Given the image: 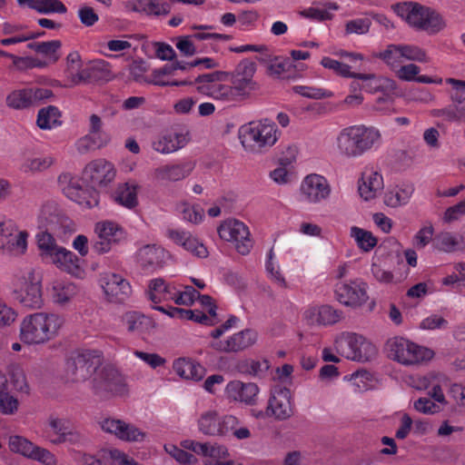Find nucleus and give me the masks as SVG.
Here are the masks:
<instances>
[{"mask_svg":"<svg viewBox=\"0 0 465 465\" xmlns=\"http://www.w3.org/2000/svg\"><path fill=\"white\" fill-rule=\"evenodd\" d=\"M64 322V318L56 313H30L20 323V340L28 345L45 344L58 335Z\"/></svg>","mask_w":465,"mask_h":465,"instance_id":"nucleus-1","label":"nucleus"},{"mask_svg":"<svg viewBox=\"0 0 465 465\" xmlns=\"http://www.w3.org/2000/svg\"><path fill=\"white\" fill-rule=\"evenodd\" d=\"M381 132L374 126L356 124L343 128L337 137L339 152L349 158H357L381 143Z\"/></svg>","mask_w":465,"mask_h":465,"instance_id":"nucleus-2","label":"nucleus"},{"mask_svg":"<svg viewBox=\"0 0 465 465\" xmlns=\"http://www.w3.org/2000/svg\"><path fill=\"white\" fill-rule=\"evenodd\" d=\"M279 130L269 119L252 121L239 129V139L245 151L258 153L273 146L279 138Z\"/></svg>","mask_w":465,"mask_h":465,"instance_id":"nucleus-3","label":"nucleus"},{"mask_svg":"<svg viewBox=\"0 0 465 465\" xmlns=\"http://www.w3.org/2000/svg\"><path fill=\"white\" fill-rule=\"evenodd\" d=\"M394 11L410 26L415 29L434 34L443 27V21L440 14L419 3H399L394 5Z\"/></svg>","mask_w":465,"mask_h":465,"instance_id":"nucleus-4","label":"nucleus"},{"mask_svg":"<svg viewBox=\"0 0 465 465\" xmlns=\"http://www.w3.org/2000/svg\"><path fill=\"white\" fill-rule=\"evenodd\" d=\"M103 361L102 353L96 350H77L66 361V377L73 382L85 381L94 374Z\"/></svg>","mask_w":465,"mask_h":465,"instance_id":"nucleus-5","label":"nucleus"},{"mask_svg":"<svg viewBox=\"0 0 465 465\" xmlns=\"http://www.w3.org/2000/svg\"><path fill=\"white\" fill-rule=\"evenodd\" d=\"M389 357L402 365H416L430 361L434 352L405 338L394 337L387 341Z\"/></svg>","mask_w":465,"mask_h":465,"instance_id":"nucleus-6","label":"nucleus"},{"mask_svg":"<svg viewBox=\"0 0 465 465\" xmlns=\"http://www.w3.org/2000/svg\"><path fill=\"white\" fill-rule=\"evenodd\" d=\"M334 348L341 356L356 361H368L376 354V348L371 342L353 332H342L337 336Z\"/></svg>","mask_w":465,"mask_h":465,"instance_id":"nucleus-7","label":"nucleus"},{"mask_svg":"<svg viewBox=\"0 0 465 465\" xmlns=\"http://www.w3.org/2000/svg\"><path fill=\"white\" fill-rule=\"evenodd\" d=\"M93 383L95 393L100 396H123L127 392L124 376L113 366H105L97 372Z\"/></svg>","mask_w":465,"mask_h":465,"instance_id":"nucleus-8","label":"nucleus"},{"mask_svg":"<svg viewBox=\"0 0 465 465\" xmlns=\"http://www.w3.org/2000/svg\"><path fill=\"white\" fill-rule=\"evenodd\" d=\"M58 183L67 198L84 208H93L99 203V194L96 188L87 189L80 185L78 179L71 173H62L58 177Z\"/></svg>","mask_w":465,"mask_h":465,"instance_id":"nucleus-9","label":"nucleus"},{"mask_svg":"<svg viewBox=\"0 0 465 465\" xmlns=\"http://www.w3.org/2000/svg\"><path fill=\"white\" fill-rule=\"evenodd\" d=\"M26 231H18L15 222L0 217V249L11 254H24L27 250Z\"/></svg>","mask_w":465,"mask_h":465,"instance_id":"nucleus-10","label":"nucleus"},{"mask_svg":"<svg viewBox=\"0 0 465 465\" xmlns=\"http://www.w3.org/2000/svg\"><path fill=\"white\" fill-rule=\"evenodd\" d=\"M218 234L221 239L232 242L237 252L242 255L248 254L252 247V240L249 237V229L239 220L229 219L224 221L218 227Z\"/></svg>","mask_w":465,"mask_h":465,"instance_id":"nucleus-11","label":"nucleus"},{"mask_svg":"<svg viewBox=\"0 0 465 465\" xmlns=\"http://www.w3.org/2000/svg\"><path fill=\"white\" fill-rule=\"evenodd\" d=\"M99 285L107 302L124 303L132 294V286L123 275L104 272L100 275Z\"/></svg>","mask_w":465,"mask_h":465,"instance_id":"nucleus-12","label":"nucleus"},{"mask_svg":"<svg viewBox=\"0 0 465 465\" xmlns=\"http://www.w3.org/2000/svg\"><path fill=\"white\" fill-rule=\"evenodd\" d=\"M94 232L97 234L92 249L98 254L108 252L114 243H118L126 238L124 229L115 222L105 220L95 224Z\"/></svg>","mask_w":465,"mask_h":465,"instance_id":"nucleus-13","label":"nucleus"},{"mask_svg":"<svg viewBox=\"0 0 465 465\" xmlns=\"http://www.w3.org/2000/svg\"><path fill=\"white\" fill-rule=\"evenodd\" d=\"M116 170L114 164L104 159H95L84 169L83 178L93 188L106 189L114 180Z\"/></svg>","mask_w":465,"mask_h":465,"instance_id":"nucleus-14","label":"nucleus"},{"mask_svg":"<svg viewBox=\"0 0 465 465\" xmlns=\"http://www.w3.org/2000/svg\"><path fill=\"white\" fill-rule=\"evenodd\" d=\"M368 284L361 279L350 282H339L335 284L334 293L337 301L351 307L361 306L369 298Z\"/></svg>","mask_w":465,"mask_h":465,"instance_id":"nucleus-15","label":"nucleus"},{"mask_svg":"<svg viewBox=\"0 0 465 465\" xmlns=\"http://www.w3.org/2000/svg\"><path fill=\"white\" fill-rule=\"evenodd\" d=\"M71 221L66 217L54 201L45 203L37 214V225L41 230L59 233L69 226Z\"/></svg>","mask_w":465,"mask_h":465,"instance_id":"nucleus-16","label":"nucleus"},{"mask_svg":"<svg viewBox=\"0 0 465 465\" xmlns=\"http://www.w3.org/2000/svg\"><path fill=\"white\" fill-rule=\"evenodd\" d=\"M52 96V90L47 88H24L10 93L6 97V104L15 110H24L35 106Z\"/></svg>","mask_w":465,"mask_h":465,"instance_id":"nucleus-17","label":"nucleus"},{"mask_svg":"<svg viewBox=\"0 0 465 465\" xmlns=\"http://www.w3.org/2000/svg\"><path fill=\"white\" fill-rule=\"evenodd\" d=\"M220 74V72H214L199 75L195 80L198 91L216 100H234L233 89L219 82Z\"/></svg>","mask_w":465,"mask_h":465,"instance_id":"nucleus-18","label":"nucleus"},{"mask_svg":"<svg viewBox=\"0 0 465 465\" xmlns=\"http://www.w3.org/2000/svg\"><path fill=\"white\" fill-rule=\"evenodd\" d=\"M331 186L328 180L321 174L310 173L301 183V193L311 203H318L329 198Z\"/></svg>","mask_w":465,"mask_h":465,"instance_id":"nucleus-19","label":"nucleus"},{"mask_svg":"<svg viewBox=\"0 0 465 465\" xmlns=\"http://www.w3.org/2000/svg\"><path fill=\"white\" fill-rule=\"evenodd\" d=\"M101 428L123 441L142 442L146 437V433L135 425L118 419H104L101 422Z\"/></svg>","mask_w":465,"mask_h":465,"instance_id":"nucleus-20","label":"nucleus"},{"mask_svg":"<svg viewBox=\"0 0 465 465\" xmlns=\"http://www.w3.org/2000/svg\"><path fill=\"white\" fill-rule=\"evenodd\" d=\"M190 140L188 131H165L153 141L152 147L157 153L169 154L186 146Z\"/></svg>","mask_w":465,"mask_h":465,"instance_id":"nucleus-21","label":"nucleus"},{"mask_svg":"<svg viewBox=\"0 0 465 465\" xmlns=\"http://www.w3.org/2000/svg\"><path fill=\"white\" fill-rule=\"evenodd\" d=\"M15 299L25 307L39 309L44 304L42 285L35 280L33 273L25 279V283L19 290L15 291Z\"/></svg>","mask_w":465,"mask_h":465,"instance_id":"nucleus-22","label":"nucleus"},{"mask_svg":"<svg viewBox=\"0 0 465 465\" xmlns=\"http://www.w3.org/2000/svg\"><path fill=\"white\" fill-rule=\"evenodd\" d=\"M292 413L291 391L287 388H276L272 391L265 415L277 420H285Z\"/></svg>","mask_w":465,"mask_h":465,"instance_id":"nucleus-23","label":"nucleus"},{"mask_svg":"<svg viewBox=\"0 0 465 465\" xmlns=\"http://www.w3.org/2000/svg\"><path fill=\"white\" fill-rule=\"evenodd\" d=\"M259 393V388L252 382L232 381L227 383L224 394L229 401L253 405Z\"/></svg>","mask_w":465,"mask_h":465,"instance_id":"nucleus-24","label":"nucleus"},{"mask_svg":"<svg viewBox=\"0 0 465 465\" xmlns=\"http://www.w3.org/2000/svg\"><path fill=\"white\" fill-rule=\"evenodd\" d=\"M257 341V332L252 329H245L230 336L225 341H214L212 347L220 351L237 352L242 351Z\"/></svg>","mask_w":465,"mask_h":465,"instance_id":"nucleus-25","label":"nucleus"},{"mask_svg":"<svg viewBox=\"0 0 465 465\" xmlns=\"http://www.w3.org/2000/svg\"><path fill=\"white\" fill-rule=\"evenodd\" d=\"M167 235L174 243L197 258L203 259L209 255L206 246L188 231L170 229Z\"/></svg>","mask_w":465,"mask_h":465,"instance_id":"nucleus-26","label":"nucleus"},{"mask_svg":"<svg viewBox=\"0 0 465 465\" xmlns=\"http://www.w3.org/2000/svg\"><path fill=\"white\" fill-rule=\"evenodd\" d=\"M108 142V137L104 132L102 131V120L96 114L90 116V130L89 134L84 137L78 140L76 145L81 153H85L89 150H94L105 145Z\"/></svg>","mask_w":465,"mask_h":465,"instance_id":"nucleus-27","label":"nucleus"},{"mask_svg":"<svg viewBox=\"0 0 465 465\" xmlns=\"http://www.w3.org/2000/svg\"><path fill=\"white\" fill-rule=\"evenodd\" d=\"M383 177L381 173L373 168H366L358 183L360 196L369 201L374 199L383 189Z\"/></svg>","mask_w":465,"mask_h":465,"instance_id":"nucleus-28","label":"nucleus"},{"mask_svg":"<svg viewBox=\"0 0 465 465\" xmlns=\"http://www.w3.org/2000/svg\"><path fill=\"white\" fill-rule=\"evenodd\" d=\"M432 247L445 253H453L465 250L463 236L449 231L438 232L432 240Z\"/></svg>","mask_w":465,"mask_h":465,"instance_id":"nucleus-29","label":"nucleus"},{"mask_svg":"<svg viewBox=\"0 0 465 465\" xmlns=\"http://www.w3.org/2000/svg\"><path fill=\"white\" fill-rule=\"evenodd\" d=\"M194 165L191 162L162 165L154 170V177L162 181L177 182L188 177Z\"/></svg>","mask_w":465,"mask_h":465,"instance_id":"nucleus-30","label":"nucleus"},{"mask_svg":"<svg viewBox=\"0 0 465 465\" xmlns=\"http://www.w3.org/2000/svg\"><path fill=\"white\" fill-rule=\"evenodd\" d=\"M35 238L41 260L45 263H53L63 246L57 244L50 231L43 230Z\"/></svg>","mask_w":465,"mask_h":465,"instance_id":"nucleus-31","label":"nucleus"},{"mask_svg":"<svg viewBox=\"0 0 465 465\" xmlns=\"http://www.w3.org/2000/svg\"><path fill=\"white\" fill-rule=\"evenodd\" d=\"M165 257V251L155 244H147L137 252L139 264L146 270L161 267Z\"/></svg>","mask_w":465,"mask_h":465,"instance_id":"nucleus-32","label":"nucleus"},{"mask_svg":"<svg viewBox=\"0 0 465 465\" xmlns=\"http://www.w3.org/2000/svg\"><path fill=\"white\" fill-rule=\"evenodd\" d=\"M122 322L129 332L137 335L145 334L154 327L151 318L134 311L125 312Z\"/></svg>","mask_w":465,"mask_h":465,"instance_id":"nucleus-33","label":"nucleus"},{"mask_svg":"<svg viewBox=\"0 0 465 465\" xmlns=\"http://www.w3.org/2000/svg\"><path fill=\"white\" fill-rule=\"evenodd\" d=\"M174 294L175 285L167 283L161 278L153 279L149 283L148 297L154 304L153 306H159L158 304L161 302L172 301Z\"/></svg>","mask_w":465,"mask_h":465,"instance_id":"nucleus-34","label":"nucleus"},{"mask_svg":"<svg viewBox=\"0 0 465 465\" xmlns=\"http://www.w3.org/2000/svg\"><path fill=\"white\" fill-rule=\"evenodd\" d=\"M138 189L135 183H120L113 193V199L119 205L132 210L138 205Z\"/></svg>","mask_w":465,"mask_h":465,"instance_id":"nucleus-35","label":"nucleus"},{"mask_svg":"<svg viewBox=\"0 0 465 465\" xmlns=\"http://www.w3.org/2000/svg\"><path fill=\"white\" fill-rule=\"evenodd\" d=\"M171 4L163 0H135L132 11L147 16L166 15L171 12Z\"/></svg>","mask_w":465,"mask_h":465,"instance_id":"nucleus-36","label":"nucleus"},{"mask_svg":"<svg viewBox=\"0 0 465 465\" xmlns=\"http://www.w3.org/2000/svg\"><path fill=\"white\" fill-rule=\"evenodd\" d=\"M306 313V317L312 323L320 325H332L342 318V312L334 309L331 305H322L308 311Z\"/></svg>","mask_w":465,"mask_h":465,"instance_id":"nucleus-37","label":"nucleus"},{"mask_svg":"<svg viewBox=\"0 0 465 465\" xmlns=\"http://www.w3.org/2000/svg\"><path fill=\"white\" fill-rule=\"evenodd\" d=\"M52 264L76 277H80L84 273L80 258L64 247L59 252Z\"/></svg>","mask_w":465,"mask_h":465,"instance_id":"nucleus-38","label":"nucleus"},{"mask_svg":"<svg viewBox=\"0 0 465 465\" xmlns=\"http://www.w3.org/2000/svg\"><path fill=\"white\" fill-rule=\"evenodd\" d=\"M78 292V287L67 280H56L53 282L51 296L54 303L64 305L69 302Z\"/></svg>","mask_w":465,"mask_h":465,"instance_id":"nucleus-39","label":"nucleus"},{"mask_svg":"<svg viewBox=\"0 0 465 465\" xmlns=\"http://www.w3.org/2000/svg\"><path fill=\"white\" fill-rule=\"evenodd\" d=\"M413 192L414 187L411 183L397 185L393 190L385 193L384 203L391 208L405 205L409 203Z\"/></svg>","mask_w":465,"mask_h":465,"instance_id":"nucleus-40","label":"nucleus"},{"mask_svg":"<svg viewBox=\"0 0 465 465\" xmlns=\"http://www.w3.org/2000/svg\"><path fill=\"white\" fill-rule=\"evenodd\" d=\"M60 116L58 108L49 105L39 110L36 124L41 129L50 130L61 124Z\"/></svg>","mask_w":465,"mask_h":465,"instance_id":"nucleus-41","label":"nucleus"},{"mask_svg":"<svg viewBox=\"0 0 465 465\" xmlns=\"http://www.w3.org/2000/svg\"><path fill=\"white\" fill-rule=\"evenodd\" d=\"M18 408V401L8 391L7 380L0 375V413L13 414Z\"/></svg>","mask_w":465,"mask_h":465,"instance_id":"nucleus-42","label":"nucleus"},{"mask_svg":"<svg viewBox=\"0 0 465 465\" xmlns=\"http://www.w3.org/2000/svg\"><path fill=\"white\" fill-rule=\"evenodd\" d=\"M350 235L357 243V246L363 252L371 251L377 244L378 240L372 232L357 226L351 228Z\"/></svg>","mask_w":465,"mask_h":465,"instance_id":"nucleus-43","label":"nucleus"},{"mask_svg":"<svg viewBox=\"0 0 465 465\" xmlns=\"http://www.w3.org/2000/svg\"><path fill=\"white\" fill-rule=\"evenodd\" d=\"M374 56L381 59L392 71L400 67L403 62L399 45L395 44L387 45L384 51L375 54Z\"/></svg>","mask_w":465,"mask_h":465,"instance_id":"nucleus-44","label":"nucleus"},{"mask_svg":"<svg viewBox=\"0 0 465 465\" xmlns=\"http://www.w3.org/2000/svg\"><path fill=\"white\" fill-rule=\"evenodd\" d=\"M50 426L56 434V438L52 441L54 443L65 442L67 440L73 441L74 435L72 432V428L69 420L58 418H52L50 420Z\"/></svg>","mask_w":465,"mask_h":465,"instance_id":"nucleus-45","label":"nucleus"},{"mask_svg":"<svg viewBox=\"0 0 465 465\" xmlns=\"http://www.w3.org/2000/svg\"><path fill=\"white\" fill-rule=\"evenodd\" d=\"M354 79L362 82L363 91L367 93H376L383 89L384 84H391L392 82L387 78L377 76L375 74L357 73Z\"/></svg>","mask_w":465,"mask_h":465,"instance_id":"nucleus-46","label":"nucleus"},{"mask_svg":"<svg viewBox=\"0 0 465 465\" xmlns=\"http://www.w3.org/2000/svg\"><path fill=\"white\" fill-rule=\"evenodd\" d=\"M62 46L60 40H51L46 42H36L28 45V47L35 50L36 53L49 57L54 63L57 62L60 58L58 51Z\"/></svg>","mask_w":465,"mask_h":465,"instance_id":"nucleus-47","label":"nucleus"},{"mask_svg":"<svg viewBox=\"0 0 465 465\" xmlns=\"http://www.w3.org/2000/svg\"><path fill=\"white\" fill-rule=\"evenodd\" d=\"M219 420L216 412H206L199 420V430L206 435L216 436L220 431Z\"/></svg>","mask_w":465,"mask_h":465,"instance_id":"nucleus-48","label":"nucleus"},{"mask_svg":"<svg viewBox=\"0 0 465 465\" xmlns=\"http://www.w3.org/2000/svg\"><path fill=\"white\" fill-rule=\"evenodd\" d=\"M267 360H247L240 364V371L255 377H262L269 370Z\"/></svg>","mask_w":465,"mask_h":465,"instance_id":"nucleus-49","label":"nucleus"},{"mask_svg":"<svg viewBox=\"0 0 465 465\" xmlns=\"http://www.w3.org/2000/svg\"><path fill=\"white\" fill-rule=\"evenodd\" d=\"M182 219L183 221L198 224L204 217V211L199 205H191L189 203H183L179 207Z\"/></svg>","mask_w":465,"mask_h":465,"instance_id":"nucleus-50","label":"nucleus"},{"mask_svg":"<svg viewBox=\"0 0 465 465\" xmlns=\"http://www.w3.org/2000/svg\"><path fill=\"white\" fill-rule=\"evenodd\" d=\"M9 448L14 452H17L25 457L31 458L35 446L25 438L15 435L10 437Z\"/></svg>","mask_w":465,"mask_h":465,"instance_id":"nucleus-51","label":"nucleus"},{"mask_svg":"<svg viewBox=\"0 0 465 465\" xmlns=\"http://www.w3.org/2000/svg\"><path fill=\"white\" fill-rule=\"evenodd\" d=\"M321 64L327 69L332 70L334 73H336L338 75L342 77H348V78H353L354 75L357 73H353L351 71V66L347 64L339 62L337 60H334L331 57L324 56L322 61Z\"/></svg>","mask_w":465,"mask_h":465,"instance_id":"nucleus-52","label":"nucleus"},{"mask_svg":"<svg viewBox=\"0 0 465 465\" xmlns=\"http://www.w3.org/2000/svg\"><path fill=\"white\" fill-rule=\"evenodd\" d=\"M403 60L414 61L419 63L428 62V57L424 50L412 45H399Z\"/></svg>","mask_w":465,"mask_h":465,"instance_id":"nucleus-53","label":"nucleus"},{"mask_svg":"<svg viewBox=\"0 0 465 465\" xmlns=\"http://www.w3.org/2000/svg\"><path fill=\"white\" fill-rule=\"evenodd\" d=\"M231 88L233 89V94L237 96H244L255 88V83L246 78L240 77L234 74L231 78Z\"/></svg>","mask_w":465,"mask_h":465,"instance_id":"nucleus-54","label":"nucleus"},{"mask_svg":"<svg viewBox=\"0 0 465 465\" xmlns=\"http://www.w3.org/2000/svg\"><path fill=\"white\" fill-rule=\"evenodd\" d=\"M196 296H199V292L193 287L184 286L183 290H181L175 285V294L172 301L178 305L190 306L195 301Z\"/></svg>","mask_w":465,"mask_h":465,"instance_id":"nucleus-55","label":"nucleus"},{"mask_svg":"<svg viewBox=\"0 0 465 465\" xmlns=\"http://www.w3.org/2000/svg\"><path fill=\"white\" fill-rule=\"evenodd\" d=\"M54 163V159L51 155L35 157L26 160L23 165V169L27 172H42L48 169Z\"/></svg>","mask_w":465,"mask_h":465,"instance_id":"nucleus-56","label":"nucleus"},{"mask_svg":"<svg viewBox=\"0 0 465 465\" xmlns=\"http://www.w3.org/2000/svg\"><path fill=\"white\" fill-rule=\"evenodd\" d=\"M36 12L39 14H65L66 6L60 0H38Z\"/></svg>","mask_w":465,"mask_h":465,"instance_id":"nucleus-57","label":"nucleus"},{"mask_svg":"<svg viewBox=\"0 0 465 465\" xmlns=\"http://www.w3.org/2000/svg\"><path fill=\"white\" fill-rule=\"evenodd\" d=\"M203 456L205 458L204 464L208 465L209 461L225 460L229 456V452L225 446L206 443V451L203 452Z\"/></svg>","mask_w":465,"mask_h":465,"instance_id":"nucleus-58","label":"nucleus"},{"mask_svg":"<svg viewBox=\"0 0 465 465\" xmlns=\"http://www.w3.org/2000/svg\"><path fill=\"white\" fill-rule=\"evenodd\" d=\"M292 91L295 94L311 99L326 98L330 97L331 94V92L324 89L306 85H294Z\"/></svg>","mask_w":465,"mask_h":465,"instance_id":"nucleus-59","label":"nucleus"},{"mask_svg":"<svg viewBox=\"0 0 465 465\" xmlns=\"http://www.w3.org/2000/svg\"><path fill=\"white\" fill-rule=\"evenodd\" d=\"M434 228L431 224L421 227L414 235V246L421 250L425 248L433 240Z\"/></svg>","mask_w":465,"mask_h":465,"instance_id":"nucleus-60","label":"nucleus"},{"mask_svg":"<svg viewBox=\"0 0 465 465\" xmlns=\"http://www.w3.org/2000/svg\"><path fill=\"white\" fill-rule=\"evenodd\" d=\"M165 451L170 454L173 458H174L178 462L182 464H192L196 461V458L192 453L185 451L178 448L173 444H165L164 445Z\"/></svg>","mask_w":465,"mask_h":465,"instance_id":"nucleus-61","label":"nucleus"},{"mask_svg":"<svg viewBox=\"0 0 465 465\" xmlns=\"http://www.w3.org/2000/svg\"><path fill=\"white\" fill-rule=\"evenodd\" d=\"M351 381L358 391H368L371 387L372 375L367 371H359L351 375Z\"/></svg>","mask_w":465,"mask_h":465,"instance_id":"nucleus-62","label":"nucleus"},{"mask_svg":"<svg viewBox=\"0 0 465 465\" xmlns=\"http://www.w3.org/2000/svg\"><path fill=\"white\" fill-rule=\"evenodd\" d=\"M64 74L69 85H77L86 81L90 76L87 71L82 67H66Z\"/></svg>","mask_w":465,"mask_h":465,"instance_id":"nucleus-63","label":"nucleus"},{"mask_svg":"<svg viewBox=\"0 0 465 465\" xmlns=\"http://www.w3.org/2000/svg\"><path fill=\"white\" fill-rule=\"evenodd\" d=\"M371 25V22L369 18L353 19L346 24V33L363 35L369 31Z\"/></svg>","mask_w":465,"mask_h":465,"instance_id":"nucleus-64","label":"nucleus"}]
</instances>
